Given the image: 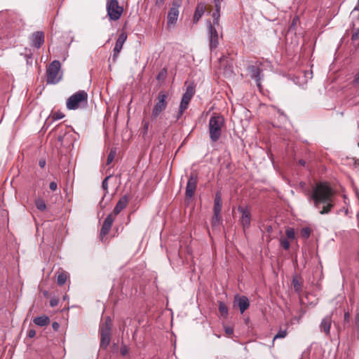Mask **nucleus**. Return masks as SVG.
Returning <instances> with one entry per match:
<instances>
[{
    "instance_id": "f257e3e1",
    "label": "nucleus",
    "mask_w": 359,
    "mask_h": 359,
    "mask_svg": "<svg viewBox=\"0 0 359 359\" xmlns=\"http://www.w3.org/2000/svg\"><path fill=\"white\" fill-rule=\"evenodd\" d=\"M311 198L320 214H328L334 204V193L327 183L317 184L313 189Z\"/></svg>"
},
{
    "instance_id": "423d86ee",
    "label": "nucleus",
    "mask_w": 359,
    "mask_h": 359,
    "mask_svg": "<svg viewBox=\"0 0 359 359\" xmlns=\"http://www.w3.org/2000/svg\"><path fill=\"white\" fill-rule=\"evenodd\" d=\"M222 27L217 28L216 25H212L210 22L208 23V32L210 42V48L211 50L217 48L219 44V33L222 36Z\"/></svg>"
},
{
    "instance_id": "f3484780",
    "label": "nucleus",
    "mask_w": 359,
    "mask_h": 359,
    "mask_svg": "<svg viewBox=\"0 0 359 359\" xmlns=\"http://www.w3.org/2000/svg\"><path fill=\"white\" fill-rule=\"evenodd\" d=\"M128 201L129 199L127 196H122L116 203L112 214L115 216L118 215L121 210L126 208Z\"/></svg>"
},
{
    "instance_id": "39448f33",
    "label": "nucleus",
    "mask_w": 359,
    "mask_h": 359,
    "mask_svg": "<svg viewBox=\"0 0 359 359\" xmlns=\"http://www.w3.org/2000/svg\"><path fill=\"white\" fill-rule=\"evenodd\" d=\"M60 62L58 60L52 62L47 69V83L55 84L61 79L60 74Z\"/></svg>"
},
{
    "instance_id": "cd10ccee",
    "label": "nucleus",
    "mask_w": 359,
    "mask_h": 359,
    "mask_svg": "<svg viewBox=\"0 0 359 359\" xmlns=\"http://www.w3.org/2000/svg\"><path fill=\"white\" fill-rule=\"evenodd\" d=\"M287 334V332L286 330H280L278 333L274 336L273 341L277 339H283Z\"/></svg>"
},
{
    "instance_id": "9b49d317",
    "label": "nucleus",
    "mask_w": 359,
    "mask_h": 359,
    "mask_svg": "<svg viewBox=\"0 0 359 359\" xmlns=\"http://www.w3.org/2000/svg\"><path fill=\"white\" fill-rule=\"evenodd\" d=\"M238 210L241 213L240 222L243 229H248L251 222V214L248 207L239 206Z\"/></svg>"
},
{
    "instance_id": "49530a36",
    "label": "nucleus",
    "mask_w": 359,
    "mask_h": 359,
    "mask_svg": "<svg viewBox=\"0 0 359 359\" xmlns=\"http://www.w3.org/2000/svg\"><path fill=\"white\" fill-rule=\"evenodd\" d=\"M225 331H226V333L227 334H229V335H230V334H233V329H232V328H231V327H227V328H226Z\"/></svg>"
},
{
    "instance_id": "c9c22d12",
    "label": "nucleus",
    "mask_w": 359,
    "mask_h": 359,
    "mask_svg": "<svg viewBox=\"0 0 359 359\" xmlns=\"http://www.w3.org/2000/svg\"><path fill=\"white\" fill-rule=\"evenodd\" d=\"M109 177H110V176L107 177L103 180V182H102V187L103 189H104V190H105V191H107V189H108V182H107V181H108V180H109Z\"/></svg>"
},
{
    "instance_id": "2f4dec72",
    "label": "nucleus",
    "mask_w": 359,
    "mask_h": 359,
    "mask_svg": "<svg viewBox=\"0 0 359 359\" xmlns=\"http://www.w3.org/2000/svg\"><path fill=\"white\" fill-rule=\"evenodd\" d=\"M116 151L111 149L107 157V165H109L115 158Z\"/></svg>"
},
{
    "instance_id": "c85d7f7f",
    "label": "nucleus",
    "mask_w": 359,
    "mask_h": 359,
    "mask_svg": "<svg viewBox=\"0 0 359 359\" xmlns=\"http://www.w3.org/2000/svg\"><path fill=\"white\" fill-rule=\"evenodd\" d=\"M300 234L302 238L306 239L310 236L311 229L308 227H304L302 229Z\"/></svg>"
},
{
    "instance_id": "1a4fd4ad",
    "label": "nucleus",
    "mask_w": 359,
    "mask_h": 359,
    "mask_svg": "<svg viewBox=\"0 0 359 359\" xmlns=\"http://www.w3.org/2000/svg\"><path fill=\"white\" fill-rule=\"evenodd\" d=\"M111 319L107 317L100 328V347L106 348L110 343Z\"/></svg>"
},
{
    "instance_id": "4c0bfd02",
    "label": "nucleus",
    "mask_w": 359,
    "mask_h": 359,
    "mask_svg": "<svg viewBox=\"0 0 359 359\" xmlns=\"http://www.w3.org/2000/svg\"><path fill=\"white\" fill-rule=\"evenodd\" d=\"M221 1L222 0H214L215 10L220 11L221 8Z\"/></svg>"
},
{
    "instance_id": "6ab92c4d",
    "label": "nucleus",
    "mask_w": 359,
    "mask_h": 359,
    "mask_svg": "<svg viewBox=\"0 0 359 359\" xmlns=\"http://www.w3.org/2000/svg\"><path fill=\"white\" fill-rule=\"evenodd\" d=\"M205 11V6L203 3L198 4L193 18L194 23H197Z\"/></svg>"
},
{
    "instance_id": "f03ea898",
    "label": "nucleus",
    "mask_w": 359,
    "mask_h": 359,
    "mask_svg": "<svg viewBox=\"0 0 359 359\" xmlns=\"http://www.w3.org/2000/svg\"><path fill=\"white\" fill-rule=\"evenodd\" d=\"M224 127V118L222 116L214 115L210 117L208 128L210 138L212 142H216L219 140Z\"/></svg>"
},
{
    "instance_id": "c03bdc74",
    "label": "nucleus",
    "mask_w": 359,
    "mask_h": 359,
    "mask_svg": "<svg viewBox=\"0 0 359 359\" xmlns=\"http://www.w3.org/2000/svg\"><path fill=\"white\" fill-rule=\"evenodd\" d=\"M358 36H359V30L357 32L353 33L352 34L351 39H352V40L355 41V40L358 39Z\"/></svg>"
},
{
    "instance_id": "79ce46f5",
    "label": "nucleus",
    "mask_w": 359,
    "mask_h": 359,
    "mask_svg": "<svg viewBox=\"0 0 359 359\" xmlns=\"http://www.w3.org/2000/svg\"><path fill=\"white\" fill-rule=\"evenodd\" d=\"M149 122H143V128H144V133L146 134L147 133L148 128H149Z\"/></svg>"
},
{
    "instance_id": "ea45409f",
    "label": "nucleus",
    "mask_w": 359,
    "mask_h": 359,
    "mask_svg": "<svg viewBox=\"0 0 359 359\" xmlns=\"http://www.w3.org/2000/svg\"><path fill=\"white\" fill-rule=\"evenodd\" d=\"M36 335V332L33 329H30L29 331H28V333H27V336L29 337V338H33Z\"/></svg>"
},
{
    "instance_id": "5701e85b",
    "label": "nucleus",
    "mask_w": 359,
    "mask_h": 359,
    "mask_svg": "<svg viewBox=\"0 0 359 359\" xmlns=\"http://www.w3.org/2000/svg\"><path fill=\"white\" fill-rule=\"evenodd\" d=\"M213 18V22L212 23V25H216L217 28H220V24H219V18H220V11H217L212 13V15Z\"/></svg>"
},
{
    "instance_id": "20e7f679",
    "label": "nucleus",
    "mask_w": 359,
    "mask_h": 359,
    "mask_svg": "<svg viewBox=\"0 0 359 359\" xmlns=\"http://www.w3.org/2000/svg\"><path fill=\"white\" fill-rule=\"evenodd\" d=\"M106 8L107 15L113 21L119 20L123 12V8L119 6L118 0H107Z\"/></svg>"
},
{
    "instance_id": "09e8293b",
    "label": "nucleus",
    "mask_w": 359,
    "mask_h": 359,
    "mask_svg": "<svg viewBox=\"0 0 359 359\" xmlns=\"http://www.w3.org/2000/svg\"><path fill=\"white\" fill-rule=\"evenodd\" d=\"M45 164H46L45 161H39V165H40V167H41V168L44 167V166H45Z\"/></svg>"
},
{
    "instance_id": "3c124183",
    "label": "nucleus",
    "mask_w": 359,
    "mask_h": 359,
    "mask_svg": "<svg viewBox=\"0 0 359 359\" xmlns=\"http://www.w3.org/2000/svg\"><path fill=\"white\" fill-rule=\"evenodd\" d=\"M299 163L300 165H303V166H304V165H305L306 162H305V161H304V160H300V161H299Z\"/></svg>"
},
{
    "instance_id": "b1692460",
    "label": "nucleus",
    "mask_w": 359,
    "mask_h": 359,
    "mask_svg": "<svg viewBox=\"0 0 359 359\" xmlns=\"http://www.w3.org/2000/svg\"><path fill=\"white\" fill-rule=\"evenodd\" d=\"M67 275L66 273L62 272V273H59L57 277V284L59 285H64L67 281Z\"/></svg>"
},
{
    "instance_id": "a19ab883",
    "label": "nucleus",
    "mask_w": 359,
    "mask_h": 359,
    "mask_svg": "<svg viewBox=\"0 0 359 359\" xmlns=\"http://www.w3.org/2000/svg\"><path fill=\"white\" fill-rule=\"evenodd\" d=\"M120 352L121 353L122 355H127L128 351V348L126 346H122L120 349Z\"/></svg>"
},
{
    "instance_id": "aec40b11",
    "label": "nucleus",
    "mask_w": 359,
    "mask_h": 359,
    "mask_svg": "<svg viewBox=\"0 0 359 359\" xmlns=\"http://www.w3.org/2000/svg\"><path fill=\"white\" fill-rule=\"evenodd\" d=\"M180 11L175 8H170L168 13V25H175L177 22Z\"/></svg>"
},
{
    "instance_id": "c756f323",
    "label": "nucleus",
    "mask_w": 359,
    "mask_h": 359,
    "mask_svg": "<svg viewBox=\"0 0 359 359\" xmlns=\"http://www.w3.org/2000/svg\"><path fill=\"white\" fill-rule=\"evenodd\" d=\"M220 220V214L214 213L212 219V226H216L219 224Z\"/></svg>"
},
{
    "instance_id": "de8ad7c7",
    "label": "nucleus",
    "mask_w": 359,
    "mask_h": 359,
    "mask_svg": "<svg viewBox=\"0 0 359 359\" xmlns=\"http://www.w3.org/2000/svg\"><path fill=\"white\" fill-rule=\"evenodd\" d=\"M163 2H164V0H156V5L160 6V5L163 4Z\"/></svg>"
},
{
    "instance_id": "ddd939ff",
    "label": "nucleus",
    "mask_w": 359,
    "mask_h": 359,
    "mask_svg": "<svg viewBox=\"0 0 359 359\" xmlns=\"http://www.w3.org/2000/svg\"><path fill=\"white\" fill-rule=\"evenodd\" d=\"M248 70L250 74V76L255 79L257 86L260 87V83L263 79V75L262 74V70L260 69L259 65H256L249 66Z\"/></svg>"
},
{
    "instance_id": "7ed1b4c3",
    "label": "nucleus",
    "mask_w": 359,
    "mask_h": 359,
    "mask_svg": "<svg viewBox=\"0 0 359 359\" xmlns=\"http://www.w3.org/2000/svg\"><path fill=\"white\" fill-rule=\"evenodd\" d=\"M87 103V93L85 90H79L67 100L66 106L69 110H76L79 108L85 107Z\"/></svg>"
},
{
    "instance_id": "7c9ffc66",
    "label": "nucleus",
    "mask_w": 359,
    "mask_h": 359,
    "mask_svg": "<svg viewBox=\"0 0 359 359\" xmlns=\"http://www.w3.org/2000/svg\"><path fill=\"white\" fill-rule=\"evenodd\" d=\"M286 236L289 239H294L295 238V232L294 230L292 228H289L285 231Z\"/></svg>"
},
{
    "instance_id": "58836bf2",
    "label": "nucleus",
    "mask_w": 359,
    "mask_h": 359,
    "mask_svg": "<svg viewBox=\"0 0 359 359\" xmlns=\"http://www.w3.org/2000/svg\"><path fill=\"white\" fill-rule=\"evenodd\" d=\"M49 188L51 191H56L57 188V183L55 182H52L50 183L49 184Z\"/></svg>"
},
{
    "instance_id": "4468645a",
    "label": "nucleus",
    "mask_w": 359,
    "mask_h": 359,
    "mask_svg": "<svg viewBox=\"0 0 359 359\" xmlns=\"http://www.w3.org/2000/svg\"><path fill=\"white\" fill-rule=\"evenodd\" d=\"M115 219V215H114L112 213L107 215V217L105 218L102 226L100 230V236L104 237L110 231L111 225Z\"/></svg>"
},
{
    "instance_id": "f704fd0d",
    "label": "nucleus",
    "mask_w": 359,
    "mask_h": 359,
    "mask_svg": "<svg viewBox=\"0 0 359 359\" xmlns=\"http://www.w3.org/2000/svg\"><path fill=\"white\" fill-rule=\"evenodd\" d=\"M64 116H65V115L62 112H60V111L53 113L52 114V118L53 120H60V119L62 118Z\"/></svg>"
},
{
    "instance_id": "a18cd8bd",
    "label": "nucleus",
    "mask_w": 359,
    "mask_h": 359,
    "mask_svg": "<svg viewBox=\"0 0 359 359\" xmlns=\"http://www.w3.org/2000/svg\"><path fill=\"white\" fill-rule=\"evenodd\" d=\"M52 327L53 328L54 330H57L60 325H59V323H56V322H54L53 324H52Z\"/></svg>"
},
{
    "instance_id": "72a5a7b5",
    "label": "nucleus",
    "mask_w": 359,
    "mask_h": 359,
    "mask_svg": "<svg viewBox=\"0 0 359 359\" xmlns=\"http://www.w3.org/2000/svg\"><path fill=\"white\" fill-rule=\"evenodd\" d=\"M280 245L285 250H288L290 248V243L286 238L280 239Z\"/></svg>"
},
{
    "instance_id": "0eeeda50",
    "label": "nucleus",
    "mask_w": 359,
    "mask_h": 359,
    "mask_svg": "<svg viewBox=\"0 0 359 359\" xmlns=\"http://www.w3.org/2000/svg\"><path fill=\"white\" fill-rule=\"evenodd\" d=\"M195 93L194 87L189 86L187 87L185 93L183 94L179 111L177 112V118L179 119L188 108L189 102Z\"/></svg>"
},
{
    "instance_id": "37998d69",
    "label": "nucleus",
    "mask_w": 359,
    "mask_h": 359,
    "mask_svg": "<svg viewBox=\"0 0 359 359\" xmlns=\"http://www.w3.org/2000/svg\"><path fill=\"white\" fill-rule=\"evenodd\" d=\"M349 319H350V315L348 312H346L344 313V323H348L349 322Z\"/></svg>"
},
{
    "instance_id": "2eb2a0df",
    "label": "nucleus",
    "mask_w": 359,
    "mask_h": 359,
    "mask_svg": "<svg viewBox=\"0 0 359 359\" xmlns=\"http://www.w3.org/2000/svg\"><path fill=\"white\" fill-rule=\"evenodd\" d=\"M234 305H238L240 311L243 313L250 306L248 299L245 296H236L234 299Z\"/></svg>"
},
{
    "instance_id": "6e6552de",
    "label": "nucleus",
    "mask_w": 359,
    "mask_h": 359,
    "mask_svg": "<svg viewBox=\"0 0 359 359\" xmlns=\"http://www.w3.org/2000/svg\"><path fill=\"white\" fill-rule=\"evenodd\" d=\"M167 98V93L164 91L159 92L157 96V101L152 109L151 116L153 118H157L160 114L166 109L168 105V102L166 101Z\"/></svg>"
},
{
    "instance_id": "a211bd4d",
    "label": "nucleus",
    "mask_w": 359,
    "mask_h": 359,
    "mask_svg": "<svg viewBox=\"0 0 359 359\" xmlns=\"http://www.w3.org/2000/svg\"><path fill=\"white\" fill-rule=\"evenodd\" d=\"M332 324V318L330 316H325L321 321L320 325V329L321 332H323L327 336L330 335V327Z\"/></svg>"
},
{
    "instance_id": "bb28decb",
    "label": "nucleus",
    "mask_w": 359,
    "mask_h": 359,
    "mask_svg": "<svg viewBox=\"0 0 359 359\" xmlns=\"http://www.w3.org/2000/svg\"><path fill=\"white\" fill-rule=\"evenodd\" d=\"M292 285H293L294 289L296 292H299L301 291L302 284L297 278H293Z\"/></svg>"
},
{
    "instance_id": "dca6fc26",
    "label": "nucleus",
    "mask_w": 359,
    "mask_h": 359,
    "mask_svg": "<svg viewBox=\"0 0 359 359\" xmlns=\"http://www.w3.org/2000/svg\"><path fill=\"white\" fill-rule=\"evenodd\" d=\"M31 46L39 48L44 42V36L43 32H36L34 33L31 38Z\"/></svg>"
},
{
    "instance_id": "412c9836",
    "label": "nucleus",
    "mask_w": 359,
    "mask_h": 359,
    "mask_svg": "<svg viewBox=\"0 0 359 359\" xmlns=\"http://www.w3.org/2000/svg\"><path fill=\"white\" fill-rule=\"evenodd\" d=\"M222 207V196L220 193L217 192L215 195L214 203V213L220 214Z\"/></svg>"
},
{
    "instance_id": "f8f14e48",
    "label": "nucleus",
    "mask_w": 359,
    "mask_h": 359,
    "mask_svg": "<svg viewBox=\"0 0 359 359\" xmlns=\"http://www.w3.org/2000/svg\"><path fill=\"white\" fill-rule=\"evenodd\" d=\"M198 182V176L196 173H191L186 187L185 195L187 198H191L194 195Z\"/></svg>"
},
{
    "instance_id": "8fccbe9b",
    "label": "nucleus",
    "mask_w": 359,
    "mask_h": 359,
    "mask_svg": "<svg viewBox=\"0 0 359 359\" xmlns=\"http://www.w3.org/2000/svg\"><path fill=\"white\" fill-rule=\"evenodd\" d=\"M359 10V0L358 1V4L357 5L355 6V7L353 8V11H358Z\"/></svg>"
},
{
    "instance_id": "4be33fe9",
    "label": "nucleus",
    "mask_w": 359,
    "mask_h": 359,
    "mask_svg": "<svg viewBox=\"0 0 359 359\" xmlns=\"http://www.w3.org/2000/svg\"><path fill=\"white\" fill-rule=\"evenodd\" d=\"M33 322L38 326L43 327L50 323V320L46 316H41L34 318Z\"/></svg>"
},
{
    "instance_id": "e433bc0d",
    "label": "nucleus",
    "mask_w": 359,
    "mask_h": 359,
    "mask_svg": "<svg viewBox=\"0 0 359 359\" xmlns=\"http://www.w3.org/2000/svg\"><path fill=\"white\" fill-rule=\"evenodd\" d=\"M59 300L56 298H53L50 300V305L51 307H55L58 304Z\"/></svg>"
},
{
    "instance_id": "473e14b6",
    "label": "nucleus",
    "mask_w": 359,
    "mask_h": 359,
    "mask_svg": "<svg viewBox=\"0 0 359 359\" xmlns=\"http://www.w3.org/2000/svg\"><path fill=\"white\" fill-rule=\"evenodd\" d=\"M181 6L182 0H173L171 8H175L176 10H179Z\"/></svg>"
},
{
    "instance_id": "9d476101",
    "label": "nucleus",
    "mask_w": 359,
    "mask_h": 359,
    "mask_svg": "<svg viewBox=\"0 0 359 359\" xmlns=\"http://www.w3.org/2000/svg\"><path fill=\"white\" fill-rule=\"evenodd\" d=\"M127 39V34L125 32H122L119 34L114 48L113 49L112 62L115 63L118 57V55L123 48V43Z\"/></svg>"
},
{
    "instance_id": "a878e982",
    "label": "nucleus",
    "mask_w": 359,
    "mask_h": 359,
    "mask_svg": "<svg viewBox=\"0 0 359 359\" xmlns=\"http://www.w3.org/2000/svg\"><path fill=\"white\" fill-rule=\"evenodd\" d=\"M219 311L220 312L221 315L226 318L228 315V308L226 306V304L223 302H219Z\"/></svg>"
},
{
    "instance_id": "393cba45",
    "label": "nucleus",
    "mask_w": 359,
    "mask_h": 359,
    "mask_svg": "<svg viewBox=\"0 0 359 359\" xmlns=\"http://www.w3.org/2000/svg\"><path fill=\"white\" fill-rule=\"evenodd\" d=\"M36 207L38 210L43 211L46 209V205L43 199L38 198L35 201Z\"/></svg>"
}]
</instances>
